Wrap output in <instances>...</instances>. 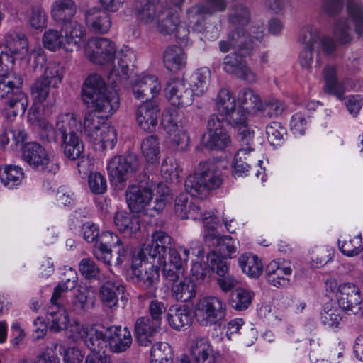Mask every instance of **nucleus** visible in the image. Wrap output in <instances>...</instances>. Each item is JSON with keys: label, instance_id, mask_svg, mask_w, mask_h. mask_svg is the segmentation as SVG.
Wrapping results in <instances>:
<instances>
[{"label": "nucleus", "instance_id": "obj_24", "mask_svg": "<svg viewBox=\"0 0 363 363\" xmlns=\"http://www.w3.org/2000/svg\"><path fill=\"white\" fill-rule=\"evenodd\" d=\"M160 109L155 101H145L140 104L135 111L136 122L145 131L152 132L157 125Z\"/></svg>", "mask_w": 363, "mask_h": 363}, {"label": "nucleus", "instance_id": "obj_62", "mask_svg": "<svg viewBox=\"0 0 363 363\" xmlns=\"http://www.w3.org/2000/svg\"><path fill=\"white\" fill-rule=\"evenodd\" d=\"M254 131L249 126H242L238 130V150H245L248 156L254 152Z\"/></svg>", "mask_w": 363, "mask_h": 363}, {"label": "nucleus", "instance_id": "obj_6", "mask_svg": "<svg viewBox=\"0 0 363 363\" xmlns=\"http://www.w3.org/2000/svg\"><path fill=\"white\" fill-rule=\"evenodd\" d=\"M151 242L144 245L145 252L148 253L150 258L157 262V264L165 269L167 265H174L173 256L176 254L182 259L177 250L172 248V238L164 231H155L152 233Z\"/></svg>", "mask_w": 363, "mask_h": 363}, {"label": "nucleus", "instance_id": "obj_38", "mask_svg": "<svg viewBox=\"0 0 363 363\" xmlns=\"http://www.w3.org/2000/svg\"><path fill=\"white\" fill-rule=\"evenodd\" d=\"M238 101L240 107L247 112H257L264 108L259 96L252 89L243 88L238 94Z\"/></svg>", "mask_w": 363, "mask_h": 363}, {"label": "nucleus", "instance_id": "obj_34", "mask_svg": "<svg viewBox=\"0 0 363 363\" xmlns=\"http://www.w3.org/2000/svg\"><path fill=\"white\" fill-rule=\"evenodd\" d=\"M77 13V6L73 0H55L51 5L52 19L61 23L72 20Z\"/></svg>", "mask_w": 363, "mask_h": 363}, {"label": "nucleus", "instance_id": "obj_8", "mask_svg": "<svg viewBox=\"0 0 363 363\" xmlns=\"http://www.w3.org/2000/svg\"><path fill=\"white\" fill-rule=\"evenodd\" d=\"M24 161L33 168L55 174L59 164L55 157L37 143H24Z\"/></svg>", "mask_w": 363, "mask_h": 363}, {"label": "nucleus", "instance_id": "obj_28", "mask_svg": "<svg viewBox=\"0 0 363 363\" xmlns=\"http://www.w3.org/2000/svg\"><path fill=\"white\" fill-rule=\"evenodd\" d=\"M175 213L182 219L199 220L203 218V213L201 212L200 206L194 203L189 199L188 194L182 193L175 199L174 203ZM205 219L206 216L203 217Z\"/></svg>", "mask_w": 363, "mask_h": 363}, {"label": "nucleus", "instance_id": "obj_32", "mask_svg": "<svg viewBox=\"0 0 363 363\" xmlns=\"http://www.w3.org/2000/svg\"><path fill=\"white\" fill-rule=\"evenodd\" d=\"M289 266H284L272 261L266 267L265 273L267 281L277 288H284L290 285V280L285 276L291 274Z\"/></svg>", "mask_w": 363, "mask_h": 363}, {"label": "nucleus", "instance_id": "obj_26", "mask_svg": "<svg viewBox=\"0 0 363 363\" xmlns=\"http://www.w3.org/2000/svg\"><path fill=\"white\" fill-rule=\"evenodd\" d=\"M262 37V30L257 32L256 35L252 36L242 28H236L228 33L232 49L242 53L244 56L250 55L254 47V39L261 40Z\"/></svg>", "mask_w": 363, "mask_h": 363}, {"label": "nucleus", "instance_id": "obj_19", "mask_svg": "<svg viewBox=\"0 0 363 363\" xmlns=\"http://www.w3.org/2000/svg\"><path fill=\"white\" fill-rule=\"evenodd\" d=\"M164 5L167 0H140L135 4V14L141 23L155 26Z\"/></svg>", "mask_w": 363, "mask_h": 363}, {"label": "nucleus", "instance_id": "obj_35", "mask_svg": "<svg viewBox=\"0 0 363 363\" xmlns=\"http://www.w3.org/2000/svg\"><path fill=\"white\" fill-rule=\"evenodd\" d=\"M114 223L118 230L126 236H130L140 229V219L138 216L123 211L117 212Z\"/></svg>", "mask_w": 363, "mask_h": 363}, {"label": "nucleus", "instance_id": "obj_44", "mask_svg": "<svg viewBox=\"0 0 363 363\" xmlns=\"http://www.w3.org/2000/svg\"><path fill=\"white\" fill-rule=\"evenodd\" d=\"M152 264L145 266L142 270L135 269L133 274L136 281L142 286L147 289L155 288L159 282L158 268Z\"/></svg>", "mask_w": 363, "mask_h": 363}, {"label": "nucleus", "instance_id": "obj_5", "mask_svg": "<svg viewBox=\"0 0 363 363\" xmlns=\"http://www.w3.org/2000/svg\"><path fill=\"white\" fill-rule=\"evenodd\" d=\"M174 255V265H167L165 269H162L163 276L172 284V296L177 301L187 302L196 296V284L191 278H184L185 269L183 261Z\"/></svg>", "mask_w": 363, "mask_h": 363}, {"label": "nucleus", "instance_id": "obj_14", "mask_svg": "<svg viewBox=\"0 0 363 363\" xmlns=\"http://www.w3.org/2000/svg\"><path fill=\"white\" fill-rule=\"evenodd\" d=\"M140 166L138 156L133 153L112 157L107 164L110 177L116 182H123L128 174L136 172Z\"/></svg>", "mask_w": 363, "mask_h": 363}, {"label": "nucleus", "instance_id": "obj_13", "mask_svg": "<svg viewBox=\"0 0 363 363\" xmlns=\"http://www.w3.org/2000/svg\"><path fill=\"white\" fill-rule=\"evenodd\" d=\"M245 57L239 52L227 55L223 58V69L225 72L234 75L240 80L249 84L256 83L257 76L248 65L245 60Z\"/></svg>", "mask_w": 363, "mask_h": 363}, {"label": "nucleus", "instance_id": "obj_36", "mask_svg": "<svg viewBox=\"0 0 363 363\" xmlns=\"http://www.w3.org/2000/svg\"><path fill=\"white\" fill-rule=\"evenodd\" d=\"M107 340L106 329L103 331L96 325H91L88 328L84 342L92 352H105Z\"/></svg>", "mask_w": 363, "mask_h": 363}, {"label": "nucleus", "instance_id": "obj_40", "mask_svg": "<svg viewBox=\"0 0 363 363\" xmlns=\"http://www.w3.org/2000/svg\"><path fill=\"white\" fill-rule=\"evenodd\" d=\"M167 320L171 327L180 330L191 323L192 315L185 306L171 307L167 313Z\"/></svg>", "mask_w": 363, "mask_h": 363}, {"label": "nucleus", "instance_id": "obj_61", "mask_svg": "<svg viewBox=\"0 0 363 363\" xmlns=\"http://www.w3.org/2000/svg\"><path fill=\"white\" fill-rule=\"evenodd\" d=\"M266 135L272 145H279L286 135V128L279 122H272L266 127Z\"/></svg>", "mask_w": 363, "mask_h": 363}, {"label": "nucleus", "instance_id": "obj_31", "mask_svg": "<svg viewBox=\"0 0 363 363\" xmlns=\"http://www.w3.org/2000/svg\"><path fill=\"white\" fill-rule=\"evenodd\" d=\"M85 21L89 29L96 33H105L111 26L110 16L99 8H91L86 11Z\"/></svg>", "mask_w": 363, "mask_h": 363}, {"label": "nucleus", "instance_id": "obj_33", "mask_svg": "<svg viewBox=\"0 0 363 363\" xmlns=\"http://www.w3.org/2000/svg\"><path fill=\"white\" fill-rule=\"evenodd\" d=\"M125 287L119 281L108 280L100 288V297L102 302L108 308L117 306L118 300L123 299Z\"/></svg>", "mask_w": 363, "mask_h": 363}, {"label": "nucleus", "instance_id": "obj_43", "mask_svg": "<svg viewBox=\"0 0 363 363\" xmlns=\"http://www.w3.org/2000/svg\"><path fill=\"white\" fill-rule=\"evenodd\" d=\"M77 282V274L75 270L69 269L67 270L62 278L60 284L54 289L52 300L66 301L65 294L69 290L75 288Z\"/></svg>", "mask_w": 363, "mask_h": 363}, {"label": "nucleus", "instance_id": "obj_2", "mask_svg": "<svg viewBox=\"0 0 363 363\" xmlns=\"http://www.w3.org/2000/svg\"><path fill=\"white\" fill-rule=\"evenodd\" d=\"M23 53L8 50L0 44V98H6L4 110L9 119L16 117L23 108Z\"/></svg>", "mask_w": 363, "mask_h": 363}, {"label": "nucleus", "instance_id": "obj_56", "mask_svg": "<svg viewBox=\"0 0 363 363\" xmlns=\"http://www.w3.org/2000/svg\"><path fill=\"white\" fill-rule=\"evenodd\" d=\"M245 150H238L232 162V173L235 177L247 175L252 160Z\"/></svg>", "mask_w": 363, "mask_h": 363}, {"label": "nucleus", "instance_id": "obj_47", "mask_svg": "<svg viewBox=\"0 0 363 363\" xmlns=\"http://www.w3.org/2000/svg\"><path fill=\"white\" fill-rule=\"evenodd\" d=\"M23 172L21 168L15 165H5L0 167V179L3 185L13 189L21 183Z\"/></svg>", "mask_w": 363, "mask_h": 363}, {"label": "nucleus", "instance_id": "obj_54", "mask_svg": "<svg viewBox=\"0 0 363 363\" xmlns=\"http://www.w3.org/2000/svg\"><path fill=\"white\" fill-rule=\"evenodd\" d=\"M167 133L169 135V146L172 150L177 152L186 150L189 145V137L184 125H180V128Z\"/></svg>", "mask_w": 363, "mask_h": 363}, {"label": "nucleus", "instance_id": "obj_52", "mask_svg": "<svg viewBox=\"0 0 363 363\" xmlns=\"http://www.w3.org/2000/svg\"><path fill=\"white\" fill-rule=\"evenodd\" d=\"M173 350L167 342L155 343L150 350V363H172Z\"/></svg>", "mask_w": 363, "mask_h": 363}, {"label": "nucleus", "instance_id": "obj_30", "mask_svg": "<svg viewBox=\"0 0 363 363\" xmlns=\"http://www.w3.org/2000/svg\"><path fill=\"white\" fill-rule=\"evenodd\" d=\"M160 328V323H156L149 317H141L135 323V337L140 346H148L153 340V336Z\"/></svg>", "mask_w": 363, "mask_h": 363}, {"label": "nucleus", "instance_id": "obj_37", "mask_svg": "<svg viewBox=\"0 0 363 363\" xmlns=\"http://www.w3.org/2000/svg\"><path fill=\"white\" fill-rule=\"evenodd\" d=\"M164 66L171 72L182 69L186 63V55L183 49L178 46L167 48L163 55Z\"/></svg>", "mask_w": 363, "mask_h": 363}, {"label": "nucleus", "instance_id": "obj_41", "mask_svg": "<svg viewBox=\"0 0 363 363\" xmlns=\"http://www.w3.org/2000/svg\"><path fill=\"white\" fill-rule=\"evenodd\" d=\"M50 83L43 79L38 78L31 86V95L35 103L43 104L46 102L47 106H52L55 104L54 94L50 96Z\"/></svg>", "mask_w": 363, "mask_h": 363}, {"label": "nucleus", "instance_id": "obj_64", "mask_svg": "<svg viewBox=\"0 0 363 363\" xmlns=\"http://www.w3.org/2000/svg\"><path fill=\"white\" fill-rule=\"evenodd\" d=\"M63 77V67L59 62H50L45 69L43 79L52 84L53 87L62 82Z\"/></svg>", "mask_w": 363, "mask_h": 363}, {"label": "nucleus", "instance_id": "obj_60", "mask_svg": "<svg viewBox=\"0 0 363 363\" xmlns=\"http://www.w3.org/2000/svg\"><path fill=\"white\" fill-rule=\"evenodd\" d=\"M342 320L339 308L333 306L331 303H326L320 314L321 323L328 328H335L339 326Z\"/></svg>", "mask_w": 363, "mask_h": 363}, {"label": "nucleus", "instance_id": "obj_20", "mask_svg": "<svg viewBox=\"0 0 363 363\" xmlns=\"http://www.w3.org/2000/svg\"><path fill=\"white\" fill-rule=\"evenodd\" d=\"M337 302L340 307L349 314H357L361 309L362 298L359 288L352 283L339 286Z\"/></svg>", "mask_w": 363, "mask_h": 363}, {"label": "nucleus", "instance_id": "obj_53", "mask_svg": "<svg viewBox=\"0 0 363 363\" xmlns=\"http://www.w3.org/2000/svg\"><path fill=\"white\" fill-rule=\"evenodd\" d=\"M44 47L50 51H57L60 49L67 52L66 42L62 32L55 29L46 30L43 35Z\"/></svg>", "mask_w": 363, "mask_h": 363}, {"label": "nucleus", "instance_id": "obj_9", "mask_svg": "<svg viewBox=\"0 0 363 363\" xmlns=\"http://www.w3.org/2000/svg\"><path fill=\"white\" fill-rule=\"evenodd\" d=\"M101 238V241L96 242L93 248L94 257L97 260L102 262L105 265L110 266L112 258L111 248L118 247V257L116 265L121 266L126 255V250L122 247L121 240L111 231L103 232Z\"/></svg>", "mask_w": 363, "mask_h": 363}, {"label": "nucleus", "instance_id": "obj_29", "mask_svg": "<svg viewBox=\"0 0 363 363\" xmlns=\"http://www.w3.org/2000/svg\"><path fill=\"white\" fill-rule=\"evenodd\" d=\"M191 353L197 363H218L220 357V353L215 351L204 338L193 341Z\"/></svg>", "mask_w": 363, "mask_h": 363}, {"label": "nucleus", "instance_id": "obj_49", "mask_svg": "<svg viewBox=\"0 0 363 363\" xmlns=\"http://www.w3.org/2000/svg\"><path fill=\"white\" fill-rule=\"evenodd\" d=\"M242 272L250 277L257 278L262 273V265L257 256L251 254H243L238 259Z\"/></svg>", "mask_w": 363, "mask_h": 363}, {"label": "nucleus", "instance_id": "obj_7", "mask_svg": "<svg viewBox=\"0 0 363 363\" xmlns=\"http://www.w3.org/2000/svg\"><path fill=\"white\" fill-rule=\"evenodd\" d=\"M225 313V303L218 297H204L196 305V316L203 326H211L220 322L224 319Z\"/></svg>", "mask_w": 363, "mask_h": 363}, {"label": "nucleus", "instance_id": "obj_50", "mask_svg": "<svg viewBox=\"0 0 363 363\" xmlns=\"http://www.w3.org/2000/svg\"><path fill=\"white\" fill-rule=\"evenodd\" d=\"M254 295L252 291L242 287L238 288L230 294V304L237 311H245L251 305Z\"/></svg>", "mask_w": 363, "mask_h": 363}, {"label": "nucleus", "instance_id": "obj_10", "mask_svg": "<svg viewBox=\"0 0 363 363\" xmlns=\"http://www.w3.org/2000/svg\"><path fill=\"white\" fill-rule=\"evenodd\" d=\"M231 143L230 136L223 127V122L212 114L207 121V131L203 135V145L214 150H222Z\"/></svg>", "mask_w": 363, "mask_h": 363}, {"label": "nucleus", "instance_id": "obj_21", "mask_svg": "<svg viewBox=\"0 0 363 363\" xmlns=\"http://www.w3.org/2000/svg\"><path fill=\"white\" fill-rule=\"evenodd\" d=\"M65 301L52 300L46 311V321L50 332L60 333L67 328L69 324V315L65 308Z\"/></svg>", "mask_w": 363, "mask_h": 363}, {"label": "nucleus", "instance_id": "obj_23", "mask_svg": "<svg viewBox=\"0 0 363 363\" xmlns=\"http://www.w3.org/2000/svg\"><path fill=\"white\" fill-rule=\"evenodd\" d=\"M61 147L67 159L70 160H79L77 163L78 172L79 174H86L89 162L82 155L84 145L77 134L70 135L69 137L61 139Z\"/></svg>", "mask_w": 363, "mask_h": 363}, {"label": "nucleus", "instance_id": "obj_15", "mask_svg": "<svg viewBox=\"0 0 363 363\" xmlns=\"http://www.w3.org/2000/svg\"><path fill=\"white\" fill-rule=\"evenodd\" d=\"M165 96L169 103L176 107H184L193 102V93L184 79H170L164 89Z\"/></svg>", "mask_w": 363, "mask_h": 363}, {"label": "nucleus", "instance_id": "obj_12", "mask_svg": "<svg viewBox=\"0 0 363 363\" xmlns=\"http://www.w3.org/2000/svg\"><path fill=\"white\" fill-rule=\"evenodd\" d=\"M245 57L239 52L227 55L223 58V69L225 72L234 75L240 80L249 84L256 83L257 76L248 65L245 60Z\"/></svg>", "mask_w": 363, "mask_h": 363}, {"label": "nucleus", "instance_id": "obj_39", "mask_svg": "<svg viewBox=\"0 0 363 363\" xmlns=\"http://www.w3.org/2000/svg\"><path fill=\"white\" fill-rule=\"evenodd\" d=\"M94 292L86 287H81L77 290L71 303L67 308L78 315L84 314L88 309L89 304H93Z\"/></svg>", "mask_w": 363, "mask_h": 363}, {"label": "nucleus", "instance_id": "obj_3", "mask_svg": "<svg viewBox=\"0 0 363 363\" xmlns=\"http://www.w3.org/2000/svg\"><path fill=\"white\" fill-rule=\"evenodd\" d=\"M222 184V173L217 164L203 161L199 163L194 173L186 178L184 186L192 196L203 198L208 191L220 188Z\"/></svg>", "mask_w": 363, "mask_h": 363}, {"label": "nucleus", "instance_id": "obj_51", "mask_svg": "<svg viewBox=\"0 0 363 363\" xmlns=\"http://www.w3.org/2000/svg\"><path fill=\"white\" fill-rule=\"evenodd\" d=\"M141 151L147 162L150 163L157 162L160 154V145L158 137L152 135L143 139L141 143Z\"/></svg>", "mask_w": 363, "mask_h": 363}, {"label": "nucleus", "instance_id": "obj_1", "mask_svg": "<svg viewBox=\"0 0 363 363\" xmlns=\"http://www.w3.org/2000/svg\"><path fill=\"white\" fill-rule=\"evenodd\" d=\"M82 97L84 104L94 108L85 115L83 132L89 140L96 139L97 133L107 123L106 120L118 109L119 97L115 90L106 86L98 74L86 78L82 89Z\"/></svg>", "mask_w": 363, "mask_h": 363}, {"label": "nucleus", "instance_id": "obj_42", "mask_svg": "<svg viewBox=\"0 0 363 363\" xmlns=\"http://www.w3.org/2000/svg\"><path fill=\"white\" fill-rule=\"evenodd\" d=\"M211 72L206 67L199 69L192 73L187 84L194 95L201 96L205 93L208 87Z\"/></svg>", "mask_w": 363, "mask_h": 363}, {"label": "nucleus", "instance_id": "obj_46", "mask_svg": "<svg viewBox=\"0 0 363 363\" xmlns=\"http://www.w3.org/2000/svg\"><path fill=\"white\" fill-rule=\"evenodd\" d=\"M313 29L316 31V35H318L317 41L314 43V48L316 51L315 66L320 67L321 62L319 57L320 52L322 51L326 55H331L335 52L337 49V44L333 38L328 35H321L319 30L314 26Z\"/></svg>", "mask_w": 363, "mask_h": 363}, {"label": "nucleus", "instance_id": "obj_63", "mask_svg": "<svg viewBox=\"0 0 363 363\" xmlns=\"http://www.w3.org/2000/svg\"><path fill=\"white\" fill-rule=\"evenodd\" d=\"M362 242V236L358 235L342 242L339 241V248L344 255L348 257H354L361 252H363Z\"/></svg>", "mask_w": 363, "mask_h": 363}, {"label": "nucleus", "instance_id": "obj_17", "mask_svg": "<svg viewBox=\"0 0 363 363\" xmlns=\"http://www.w3.org/2000/svg\"><path fill=\"white\" fill-rule=\"evenodd\" d=\"M135 55L128 47H125L118 52L113 62V67L108 74V81L112 85L116 86L123 80H126L129 76V66L133 62Z\"/></svg>", "mask_w": 363, "mask_h": 363}, {"label": "nucleus", "instance_id": "obj_22", "mask_svg": "<svg viewBox=\"0 0 363 363\" xmlns=\"http://www.w3.org/2000/svg\"><path fill=\"white\" fill-rule=\"evenodd\" d=\"M107 346L113 353H122L130 348L133 337L127 327L112 325L106 328Z\"/></svg>", "mask_w": 363, "mask_h": 363}, {"label": "nucleus", "instance_id": "obj_25", "mask_svg": "<svg viewBox=\"0 0 363 363\" xmlns=\"http://www.w3.org/2000/svg\"><path fill=\"white\" fill-rule=\"evenodd\" d=\"M161 86L157 77L153 74L138 76L133 84V93L138 99L145 98V101H151L160 91Z\"/></svg>", "mask_w": 363, "mask_h": 363}, {"label": "nucleus", "instance_id": "obj_59", "mask_svg": "<svg viewBox=\"0 0 363 363\" xmlns=\"http://www.w3.org/2000/svg\"><path fill=\"white\" fill-rule=\"evenodd\" d=\"M96 139H91L94 144H101L104 149H113L117 141V135L115 129L108 123L102 126L101 131L97 133Z\"/></svg>", "mask_w": 363, "mask_h": 363}, {"label": "nucleus", "instance_id": "obj_18", "mask_svg": "<svg viewBox=\"0 0 363 363\" xmlns=\"http://www.w3.org/2000/svg\"><path fill=\"white\" fill-rule=\"evenodd\" d=\"M317 36L313 26H308L303 28L299 38V42L303 45V48L300 52L298 62L301 67L308 72H311L313 65L315 67L313 50H315L314 43L317 41Z\"/></svg>", "mask_w": 363, "mask_h": 363}, {"label": "nucleus", "instance_id": "obj_45", "mask_svg": "<svg viewBox=\"0 0 363 363\" xmlns=\"http://www.w3.org/2000/svg\"><path fill=\"white\" fill-rule=\"evenodd\" d=\"M78 128V121L73 114L67 113L60 115L56 121L55 130L57 137L60 135L61 139L75 135Z\"/></svg>", "mask_w": 363, "mask_h": 363}, {"label": "nucleus", "instance_id": "obj_55", "mask_svg": "<svg viewBox=\"0 0 363 363\" xmlns=\"http://www.w3.org/2000/svg\"><path fill=\"white\" fill-rule=\"evenodd\" d=\"M348 15L352 21L357 34L363 33V6L357 0H347L346 6Z\"/></svg>", "mask_w": 363, "mask_h": 363}, {"label": "nucleus", "instance_id": "obj_4", "mask_svg": "<svg viewBox=\"0 0 363 363\" xmlns=\"http://www.w3.org/2000/svg\"><path fill=\"white\" fill-rule=\"evenodd\" d=\"M152 182H140L129 186L125 191V200L131 212H143L150 216H155L163 211L166 206L167 196L162 194L152 200Z\"/></svg>", "mask_w": 363, "mask_h": 363}, {"label": "nucleus", "instance_id": "obj_48", "mask_svg": "<svg viewBox=\"0 0 363 363\" xmlns=\"http://www.w3.org/2000/svg\"><path fill=\"white\" fill-rule=\"evenodd\" d=\"M203 216V217H207L206 219L204 218H201L199 219L203 223V238L205 242L210 246H213L215 245H217V240L220 239L221 237L219 236L216 230V226L219 223V219L211 212H204Z\"/></svg>", "mask_w": 363, "mask_h": 363}, {"label": "nucleus", "instance_id": "obj_11", "mask_svg": "<svg viewBox=\"0 0 363 363\" xmlns=\"http://www.w3.org/2000/svg\"><path fill=\"white\" fill-rule=\"evenodd\" d=\"M85 54L93 63L106 65L115 59L116 47L115 43L108 38H94L88 41Z\"/></svg>", "mask_w": 363, "mask_h": 363}, {"label": "nucleus", "instance_id": "obj_58", "mask_svg": "<svg viewBox=\"0 0 363 363\" xmlns=\"http://www.w3.org/2000/svg\"><path fill=\"white\" fill-rule=\"evenodd\" d=\"M235 100L230 90L226 88L220 89L216 99V108L219 114L223 116L233 108H235Z\"/></svg>", "mask_w": 363, "mask_h": 363}, {"label": "nucleus", "instance_id": "obj_57", "mask_svg": "<svg viewBox=\"0 0 363 363\" xmlns=\"http://www.w3.org/2000/svg\"><path fill=\"white\" fill-rule=\"evenodd\" d=\"M228 19L229 23L233 25L245 26L250 21V13L246 6L240 3H235L231 7Z\"/></svg>", "mask_w": 363, "mask_h": 363}, {"label": "nucleus", "instance_id": "obj_16", "mask_svg": "<svg viewBox=\"0 0 363 363\" xmlns=\"http://www.w3.org/2000/svg\"><path fill=\"white\" fill-rule=\"evenodd\" d=\"M184 0H167V5L159 15L155 25L157 30L164 35L173 33L179 23V11Z\"/></svg>", "mask_w": 363, "mask_h": 363}, {"label": "nucleus", "instance_id": "obj_27", "mask_svg": "<svg viewBox=\"0 0 363 363\" xmlns=\"http://www.w3.org/2000/svg\"><path fill=\"white\" fill-rule=\"evenodd\" d=\"M62 24L61 30L66 42L67 52L78 50L84 41V26L74 19Z\"/></svg>", "mask_w": 363, "mask_h": 363}]
</instances>
